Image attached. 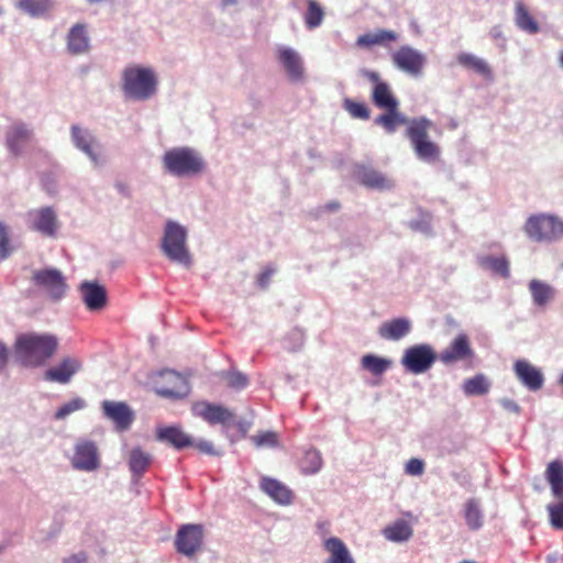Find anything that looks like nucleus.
Segmentation results:
<instances>
[{
	"instance_id": "nucleus-45",
	"label": "nucleus",
	"mask_w": 563,
	"mask_h": 563,
	"mask_svg": "<svg viewBox=\"0 0 563 563\" xmlns=\"http://www.w3.org/2000/svg\"><path fill=\"white\" fill-rule=\"evenodd\" d=\"M221 378L225 382L229 388L236 390H241L249 385L247 376L236 371L222 372Z\"/></svg>"
},
{
	"instance_id": "nucleus-61",
	"label": "nucleus",
	"mask_w": 563,
	"mask_h": 563,
	"mask_svg": "<svg viewBox=\"0 0 563 563\" xmlns=\"http://www.w3.org/2000/svg\"><path fill=\"white\" fill-rule=\"evenodd\" d=\"M173 378H175L176 380L180 382L181 384H185V380L178 376V375H173Z\"/></svg>"
},
{
	"instance_id": "nucleus-54",
	"label": "nucleus",
	"mask_w": 563,
	"mask_h": 563,
	"mask_svg": "<svg viewBox=\"0 0 563 563\" xmlns=\"http://www.w3.org/2000/svg\"><path fill=\"white\" fill-rule=\"evenodd\" d=\"M158 394H161L162 396H166V397H179L183 395V393L180 391H177L175 389H170V388H162Z\"/></svg>"
},
{
	"instance_id": "nucleus-31",
	"label": "nucleus",
	"mask_w": 563,
	"mask_h": 563,
	"mask_svg": "<svg viewBox=\"0 0 563 563\" xmlns=\"http://www.w3.org/2000/svg\"><path fill=\"white\" fill-rule=\"evenodd\" d=\"M464 518L470 530L476 531L484 525V512L477 499H468L464 504Z\"/></svg>"
},
{
	"instance_id": "nucleus-7",
	"label": "nucleus",
	"mask_w": 563,
	"mask_h": 563,
	"mask_svg": "<svg viewBox=\"0 0 563 563\" xmlns=\"http://www.w3.org/2000/svg\"><path fill=\"white\" fill-rule=\"evenodd\" d=\"M438 358L433 346L422 343L408 346L404 351L400 363L406 372L419 375L428 372Z\"/></svg>"
},
{
	"instance_id": "nucleus-18",
	"label": "nucleus",
	"mask_w": 563,
	"mask_h": 563,
	"mask_svg": "<svg viewBox=\"0 0 563 563\" xmlns=\"http://www.w3.org/2000/svg\"><path fill=\"white\" fill-rule=\"evenodd\" d=\"M514 371L520 383L531 391L540 390L544 384L542 372L526 360H519Z\"/></svg>"
},
{
	"instance_id": "nucleus-2",
	"label": "nucleus",
	"mask_w": 563,
	"mask_h": 563,
	"mask_svg": "<svg viewBox=\"0 0 563 563\" xmlns=\"http://www.w3.org/2000/svg\"><path fill=\"white\" fill-rule=\"evenodd\" d=\"M122 81L125 96L134 100H147L157 90V77L152 68L128 67L123 71Z\"/></svg>"
},
{
	"instance_id": "nucleus-32",
	"label": "nucleus",
	"mask_w": 563,
	"mask_h": 563,
	"mask_svg": "<svg viewBox=\"0 0 563 563\" xmlns=\"http://www.w3.org/2000/svg\"><path fill=\"white\" fill-rule=\"evenodd\" d=\"M457 62L461 66L473 70L476 74L482 75L483 77L490 79L493 74L488 64L477 56L470 53H461L457 55Z\"/></svg>"
},
{
	"instance_id": "nucleus-27",
	"label": "nucleus",
	"mask_w": 563,
	"mask_h": 563,
	"mask_svg": "<svg viewBox=\"0 0 563 563\" xmlns=\"http://www.w3.org/2000/svg\"><path fill=\"white\" fill-rule=\"evenodd\" d=\"M324 549L330 554L328 563H354L346 545L336 537L327 539L324 541Z\"/></svg>"
},
{
	"instance_id": "nucleus-13",
	"label": "nucleus",
	"mask_w": 563,
	"mask_h": 563,
	"mask_svg": "<svg viewBox=\"0 0 563 563\" xmlns=\"http://www.w3.org/2000/svg\"><path fill=\"white\" fill-rule=\"evenodd\" d=\"M365 77L374 84L372 90V101L379 109L398 108L399 102L394 96L390 86L380 80V76L376 71L366 70Z\"/></svg>"
},
{
	"instance_id": "nucleus-30",
	"label": "nucleus",
	"mask_w": 563,
	"mask_h": 563,
	"mask_svg": "<svg viewBox=\"0 0 563 563\" xmlns=\"http://www.w3.org/2000/svg\"><path fill=\"white\" fill-rule=\"evenodd\" d=\"M53 0H18L16 8L32 18L47 15L53 9Z\"/></svg>"
},
{
	"instance_id": "nucleus-56",
	"label": "nucleus",
	"mask_w": 563,
	"mask_h": 563,
	"mask_svg": "<svg viewBox=\"0 0 563 563\" xmlns=\"http://www.w3.org/2000/svg\"><path fill=\"white\" fill-rule=\"evenodd\" d=\"M340 208V205L338 202H330L325 206V209L329 211H335Z\"/></svg>"
},
{
	"instance_id": "nucleus-44",
	"label": "nucleus",
	"mask_w": 563,
	"mask_h": 563,
	"mask_svg": "<svg viewBox=\"0 0 563 563\" xmlns=\"http://www.w3.org/2000/svg\"><path fill=\"white\" fill-rule=\"evenodd\" d=\"M343 109L354 119L368 120L369 109L364 102H358L350 98L343 100Z\"/></svg>"
},
{
	"instance_id": "nucleus-24",
	"label": "nucleus",
	"mask_w": 563,
	"mask_h": 563,
	"mask_svg": "<svg viewBox=\"0 0 563 563\" xmlns=\"http://www.w3.org/2000/svg\"><path fill=\"white\" fill-rule=\"evenodd\" d=\"M157 439L165 441L177 450L192 446V439L178 427H165L157 431Z\"/></svg>"
},
{
	"instance_id": "nucleus-57",
	"label": "nucleus",
	"mask_w": 563,
	"mask_h": 563,
	"mask_svg": "<svg viewBox=\"0 0 563 563\" xmlns=\"http://www.w3.org/2000/svg\"><path fill=\"white\" fill-rule=\"evenodd\" d=\"M79 408H81V401L80 400H73V406H71L73 411L76 410V409H79Z\"/></svg>"
},
{
	"instance_id": "nucleus-23",
	"label": "nucleus",
	"mask_w": 563,
	"mask_h": 563,
	"mask_svg": "<svg viewBox=\"0 0 563 563\" xmlns=\"http://www.w3.org/2000/svg\"><path fill=\"white\" fill-rule=\"evenodd\" d=\"M261 488L271 498L282 505H289L292 500L291 490L277 479L263 477L261 481Z\"/></svg>"
},
{
	"instance_id": "nucleus-34",
	"label": "nucleus",
	"mask_w": 563,
	"mask_h": 563,
	"mask_svg": "<svg viewBox=\"0 0 563 563\" xmlns=\"http://www.w3.org/2000/svg\"><path fill=\"white\" fill-rule=\"evenodd\" d=\"M412 528L405 520H397L383 530L384 537L393 542H404L412 537Z\"/></svg>"
},
{
	"instance_id": "nucleus-51",
	"label": "nucleus",
	"mask_w": 563,
	"mask_h": 563,
	"mask_svg": "<svg viewBox=\"0 0 563 563\" xmlns=\"http://www.w3.org/2000/svg\"><path fill=\"white\" fill-rule=\"evenodd\" d=\"M274 274V269L273 268H266L264 269L260 276H258V285L264 288L268 285L269 280H271V277L273 276Z\"/></svg>"
},
{
	"instance_id": "nucleus-16",
	"label": "nucleus",
	"mask_w": 563,
	"mask_h": 563,
	"mask_svg": "<svg viewBox=\"0 0 563 563\" xmlns=\"http://www.w3.org/2000/svg\"><path fill=\"white\" fill-rule=\"evenodd\" d=\"M27 219L30 228L43 235H54L58 227L56 214L49 207L31 210Z\"/></svg>"
},
{
	"instance_id": "nucleus-36",
	"label": "nucleus",
	"mask_w": 563,
	"mask_h": 563,
	"mask_svg": "<svg viewBox=\"0 0 563 563\" xmlns=\"http://www.w3.org/2000/svg\"><path fill=\"white\" fill-rule=\"evenodd\" d=\"M478 263L483 268L490 269L504 278L510 276L509 261L506 256H483L478 260Z\"/></svg>"
},
{
	"instance_id": "nucleus-58",
	"label": "nucleus",
	"mask_w": 563,
	"mask_h": 563,
	"mask_svg": "<svg viewBox=\"0 0 563 563\" xmlns=\"http://www.w3.org/2000/svg\"><path fill=\"white\" fill-rule=\"evenodd\" d=\"M504 406L505 407H514L515 409H518V406L510 400H505Z\"/></svg>"
},
{
	"instance_id": "nucleus-47",
	"label": "nucleus",
	"mask_w": 563,
	"mask_h": 563,
	"mask_svg": "<svg viewBox=\"0 0 563 563\" xmlns=\"http://www.w3.org/2000/svg\"><path fill=\"white\" fill-rule=\"evenodd\" d=\"M12 250L8 229L0 222V262L8 258L12 253Z\"/></svg>"
},
{
	"instance_id": "nucleus-39",
	"label": "nucleus",
	"mask_w": 563,
	"mask_h": 563,
	"mask_svg": "<svg viewBox=\"0 0 563 563\" xmlns=\"http://www.w3.org/2000/svg\"><path fill=\"white\" fill-rule=\"evenodd\" d=\"M30 137L31 132L24 125H14L8 134L7 143L11 152L18 155L21 144L27 142Z\"/></svg>"
},
{
	"instance_id": "nucleus-53",
	"label": "nucleus",
	"mask_w": 563,
	"mask_h": 563,
	"mask_svg": "<svg viewBox=\"0 0 563 563\" xmlns=\"http://www.w3.org/2000/svg\"><path fill=\"white\" fill-rule=\"evenodd\" d=\"M70 413V404H65L56 413V419H63Z\"/></svg>"
},
{
	"instance_id": "nucleus-42",
	"label": "nucleus",
	"mask_w": 563,
	"mask_h": 563,
	"mask_svg": "<svg viewBox=\"0 0 563 563\" xmlns=\"http://www.w3.org/2000/svg\"><path fill=\"white\" fill-rule=\"evenodd\" d=\"M300 465L302 472L306 474H314L319 472L322 466V457L320 452L316 449L307 450Z\"/></svg>"
},
{
	"instance_id": "nucleus-48",
	"label": "nucleus",
	"mask_w": 563,
	"mask_h": 563,
	"mask_svg": "<svg viewBox=\"0 0 563 563\" xmlns=\"http://www.w3.org/2000/svg\"><path fill=\"white\" fill-rule=\"evenodd\" d=\"M252 440L257 446H276L278 443L277 434L272 431L258 433Z\"/></svg>"
},
{
	"instance_id": "nucleus-10",
	"label": "nucleus",
	"mask_w": 563,
	"mask_h": 563,
	"mask_svg": "<svg viewBox=\"0 0 563 563\" xmlns=\"http://www.w3.org/2000/svg\"><path fill=\"white\" fill-rule=\"evenodd\" d=\"M192 413L196 417L201 418L209 424H222L228 426L234 422L235 415L230 409L208 402V401H197L192 405Z\"/></svg>"
},
{
	"instance_id": "nucleus-59",
	"label": "nucleus",
	"mask_w": 563,
	"mask_h": 563,
	"mask_svg": "<svg viewBox=\"0 0 563 563\" xmlns=\"http://www.w3.org/2000/svg\"><path fill=\"white\" fill-rule=\"evenodd\" d=\"M236 2H238V0H222V4L224 7L235 4Z\"/></svg>"
},
{
	"instance_id": "nucleus-14",
	"label": "nucleus",
	"mask_w": 563,
	"mask_h": 563,
	"mask_svg": "<svg viewBox=\"0 0 563 563\" xmlns=\"http://www.w3.org/2000/svg\"><path fill=\"white\" fill-rule=\"evenodd\" d=\"M33 280L36 286L55 299L60 298L65 294V278L57 269L36 271L33 274Z\"/></svg>"
},
{
	"instance_id": "nucleus-49",
	"label": "nucleus",
	"mask_w": 563,
	"mask_h": 563,
	"mask_svg": "<svg viewBox=\"0 0 563 563\" xmlns=\"http://www.w3.org/2000/svg\"><path fill=\"white\" fill-rule=\"evenodd\" d=\"M405 471L409 475H421L424 471V463L420 459L412 457L407 462Z\"/></svg>"
},
{
	"instance_id": "nucleus-17",
	"label": "nucleus",
	"mask_w": 563,
	"mask_h": 563,
	"mask_svg": "<svg viewBox=\"0 0 563 563\" xmlns=\"http://www.w3.org/2000/svg\"><path fill=\"white\" fill-rule=\"evenodd\" d=\"M84 303L89 311H99L107 306V290L97 282H84L78 287Z\"/></svg>"
},
{
	"instance_id": "nucleus-29",
	"label": "nucleus",
	"mask_w": 563,
	"mask_h": 563,
	"mask_svg": "<svg viewBox=\"0 0 563 563\" xmlns=\"http://www.w3.org/2000/svg\"><path fill=\"white\" fill-rule=\"evenodd\" d=\"M544 475L553 496L555 498H563V462L559 460L550 462Z\"/></svg>"
},
{
	"instance_id": "nucleus-11",
	"label": "nucleus",
	"mask_w": 563,
	"mask_h": 563,
	"mask_svg": "<svg viewBox=\"0 0 563 563\" xmlns=\"http://www.w3.org/2000/svg\"><path fill=\"white\" fill-rule=\"evenodd\" d=\"M438 357L444 365H452L461 361H472L474 351L468 336L465 333L456 335Z\"/></svg>"
},
{
	"instance_id": "nucleus-55",
	"label": "nucleus",
	"mask_w": 563,
	"mask_h": 563,
	"mask_svg": "<svg viewBox=\"0 0 563 563\" xmlns=\"http://www.w3.org/2000/svg\"><path fill=\"white\" fill-rule=\"evenodd\" d=\"M73 563H88L86 554L78 553V554L74 555Z\"/></svg>"
},
{
	"instance_id": "nucleus-8",
	"label": "nucleus",
	"mask_w": 563,
	"mask_h": 563,
	"mask_svg": "<svg viewBox=\"0 0 563 563\" xmlns=\"http://www.w3.org/2000/svg\"><path fill=\"white\" fill-rule=\"evenodd\" d=\"M203 537L205 529L202 525H183L176 533L174 544L178 553L191 558L201 550Z\"/></svg>"
},
{
	"instance_id": "nucleus-62",
	"label": "nucleus",
	"mask_w": 563,
	"mask_h": 563,
	"mask_svg": "<svg viewBox=\"0 0 563 563\" xmlns=\"http://www.w3.org/2000/svg\"><path fill=\"white\" fill-rule=\"evenodd\" d=\"M118 188L122 192H124V190H125V186L124 185H118Z\"/></svg>"
},
{
	"instance_id": "nucleus-43",
	"label": "nucleus",
	"mask_w": 563,
	"mask_h": 563,
	"mask_svg": "<svg viewBox=\"0 0 563 563\" xmlns=\"http://www.w3.org/2000/svg\"><path fill=\"white\" fill-rule=\"evenodd\" d=\"M89 49V37L85 25L73 26V54L85 53Z\"/></svg>"
},
{
	"instance_id": "nucleus-3",
	"label": "nucleus",
	"mask_w": 563,
	"mask_h": 563,
	"mask_svg": "<svg viewBox=\"0 0 563 563\" xmlns=\"http://www.w3.org/2000/svg\"><path fill=\"white\" fill-rule=\"evenodd\" d=\"M432 125V121L424 117L415 118L410 120L406 131L417 156L429 163L438 161L441 153L439 145L429 137Z\"/></svg>"
},
{
	"instance_id": "nucleus-1",
	"label": "nucleus",
	"mask_w": 563,
	"mask_h": 563,
	"mask_svg": "<svg viewBox=\"0 0 563 563\" xmlns=\"http://www.w3.org/2000/svg\"><path fill=\"white\" fill-rule=\"evenodd\" d=\"M57 346V339L52 334L22 333L16 336L14 354L22 365L37 367L55 354Z\"/></svg>"
},
{
	"instance_id": "nucleus-9",
	"label": "nucleus",
	"mask_w": 563,
	"mask_h": 563,
	"mask_svg": "<svg viewBox=\"0 0 563 563\" xmlns=\"http://www.w3.org/2000/svg\"><path fill=\"white\" fill-rule=\"evenodd\" d=\"M391 60L398 69L413 77L420 76L426 65V56L408 45L393 52Z\"/></svg>"
},
{
	"instance_id": "nucleus-35",
	"label": "nucleus",
	"mask_w": 563,
	"mask_h": 563,
	"mask_svg": "<svg viewBox=\"0 0 563 563\" xmlns=\"http://www.w3.org/2000/svg\"><path fill=\"white\" fill-rule=\"evenodd\" d=\"M361 184L368 188L385 189L391 187V183L380 173L372 168H362L358 172Z\"/></svg>"
},
{
	"instance_id": "nucleus-38",
	"label": "nucleus",
	"mask_w": 563,
	"mask_h": 563,
	"mask_svg": "<svg viewBox=\"0 0 563 563\" xmlns=\"http://www.w3.org/2000/svg\"><path fill=\"white\" fill-rule=\"evenodd\" d=\"M489 390V384L483 374L468 378L463 384V391L467 396H482Z\"/></svg>"
},
{
	"instance_id": "nucleus-21",
	"label": "nucleus",
	"mask_w": 563,
	"mask_h": 563,
	"mask_svg": "<svg viewBox=\"0 0 563 563\" xmlns=\"http://www.w3.org/2000/svg\"><path fill=\"white\" fill-rule=\"evenodd\" d=\"M411 331V322L407 318H396L383 322L378 328V334L385 340L398 341Z\"/></svg>"
},
{
	"instance_id": "nucleus-33",
	"label": "nucleus",
	"mask_w": 563,
	"mask_h": 563,
	"mask_svg": "<svg viewBox=\"0 0 563 563\" xmlns=\"http://www.w3.org/2000/svg\"><path fill=\"white\" fill-rule=\"evenodd\" d=\"M152 463V457L148 453L140 448H134L129 453V467L132 474L141 477Z\"/></svg>"
},
{
	"instance_id": "nucleus-25",
	"label": "nucleus",
	"mask_w": 563,
	"mask_h": 563,
	"mask_svg": "<svg viewBox=\"0 0 563 563\" xmlns=\"http://www.w3.org/2000/svg\"><path fill=\"white\" fill-rule=\"evenodd\" d=\"M533 303L538 307L548 306L555 297V289L548 283L531 279L528 285Z\"/></svg>"
},
{
	"instance_id": "nucleus-63",
	"label": "nucleus",
	"mask_w": 563,
	"mask_h": 563,
	"mask_svg": "<svg viewBox=\"0 0 563 563\" xmlns=\"http://www.w3.org/2000/svg\"><path fill=\"white\" fill-rule=\"evenodd\" d=\"M559 383H560V385L563 387V373H562V374H561V376H560Z\"/></svg>"
},
{
	"instance_id": "nucleus-28",
	"label": "nucleus",
	"mask_w": 563,
	"mask_h": 563,
	"mask_svg": "<svg viewBox=\"0 0 563 563\" xmlns=\"http://www.w3.org/2000/svg\"><path fill=\"white\" fill-rule=\"evenodd\" d=\"M515 22L521 31L528 34H537L540 31L539 23L521 1H517L515 5Z\"/></svg>"
},
{
	"instance_id": "nucleus-64",
	"label": "nucleus",
	"mask_w": 563,
	"mask_h": 563,
	"mask_svg": "<svg viewBox=\"0 0 563 563\" xmlns=\"http://www.w3.org/2000/svg\"><path fill=\"white\" fill-rule=\"evenodd\" d=\"M71 371H73V374H74V373H75V371H76V366H75V363H74V362H73Z\"/></svg>"
},
{
	"instance_id": "nucleus-50",
	"label": "nucleus",
	"mask_w": 563,
	"mask_h": 563,
	"mask_svg": "<svg viewBox=\"0 0 563 563\" xmlns=\"http://www.w3.org/2000/svg\"><path fill=\"white\" fill-rule=\"evenodd\" d=\"M200 452L206 453L208 455H219L220 452H218L213 444L209 441H200L196 444H194Z\"/></svg>"
},
{
	"instance_id": "nucleus-52",
	"label": "nucleus",
	"mask_w": 563,
	"mask_h": 563,
	"mask_svg": "<svg viewBox=\"0 0 563 563\" xmlns=\"http://www.w3.org/2000/svg\"><path fill=\"white\" fill-rule=\"evenodd\" d=\"M9 358V350L8 347L0 342V369L3 368Z\"/></svg>"
},
{
	"instance_id": "nucleus-5",
	"label": "nucleus",
	"mask_w": 563,
	"mask_h": 563,
	"mask_svg": "<svg viewBox=\"0 0 563 563\" xmlns=\"http://www.w3.org/2000/svg\"><path fill=\"white\" fill-rule=\"evenodd\" d=\"M165 169L175 176H194L203 172L205 162L201 156L190 147H175L163 156Z\"/></svg>"
},
{
	"instance_id": "nucleus-6",
	"label": "nucleus",
	"mask_w": 563,
	"mask_h": 563,
	"mask_svg": "<svg viewBox=\"0 0 563 563\" xmlns=\"http://www.w3.org/2000/svg\"><path fill=\"white\" fill-rule=\"evenodd\" d=\"M523 231L532 241L551 243L563 236V222L554 216L533 214L526 221Z\"/></svg>"
},
{
	"instance_id": "nucleus-40",
	"label": "nucleus",
	"mask_w": 563,
	"mask_h": 563,
	"mask_svg": "<svg viewBox=\"0 0 563 563\" xmlns=\"http://www.w3.org/2000/svg\"><path fill=\"white\" fill-rule=\"evenodd\" d=\"M70 378V361L64 360L58 366L51 367L44 373V379L47 382L66 384Z\"/></svg>"
},
{
	"instance_id": "nucleus-41",
	"label": "nucleus",
	"mask_w": 563,
	"mask_h": 563,
	"mask_svg": "<svg viewBox=\"0 0 563 563\" xmlns=\"http://www.w3.org/2000/svg\"><path fill=\"white\" fill-rule=\"evenodd\" d=\"M324 18L322 7L316 0H308L307 11L305 13V23L308 29L312 30L318 27Z\"/></svg>"
},
{
	"instance_id": "nucleus-60",
	"label": "nucleus",
	"mask_w": 563,
	"mask_h": 563,
	"mask_svg": "<svg viewBox=\"0 0 563 563\" xmlns=\"http://www.w3.org/2000/svg\"><path fill=\"white\" fill-rule=\"evenodd\" d=\"M559 63H560V66L563 67V51L560 52Z\"/></svg>"
},
{
	"instance_id": "nucleus-12",
	"label": "nucleus",
	"mask_w": 563,
	"mask_h": 563,
	"mask_svg": "<svg viewBox=\"0 0 563 563\" xmlns=\"http://www.w3.org/2000/svg\"><path fill=\"white\" fill-rule=\"evenodd\" d=\"M73 466L85 472H93L100 467V454L95 442L81 441L77 443Z\"/></svg>"
},
{
	"instance_id": "nucleus-4",
	"label": "nucleus",
	"mask_w": 563,
	"mask_h": 563,
	"mask_svg": "<svg viewBox=\"0 0 563 563\" xmlns=\"http://www.w3.org/2000/svg\"><path fill=\"white\" fill-rule=\"evenodd\" d=\"M164 255L172 262L190 266L191 256L187 246V230L179 223L168 220L161 243Z\"/></svg>"
},
{
	"instance_id": "nucleus-26",
	"label": "nucleus",
	"mask_w": 563,
	"mask_h": 563,
	"mask_svg": "<svg viewBox=\"0 0 563 563\" xmlns=\"http://www.w3.org/2000/svg\"><path fill=\"white\" fill-rule=\"evenodd\" d=\"M384 110L385 112L377 115L374 122L382 126L387 133H394L399 125H409L410 121L398 111V108H387Z\"/></svg>"
},
{
	"instance_id": "nucleus-19",
	"label": "nucleus",
	"mask_w": 563,
	"mask_h": 563,
	"mask_svg": "<svg viewBox=\"0 0 563 563\" xmlns=\"http://www.w3.org/2000/svg\"><path fill=\"white\" fill-rule=\"evenodd\" d=\"M73 140L75 145L84 152L93 164H99L102 156V148L89 132L73 126Z\"/></svg>"
},
{
	"instance_id": "nucleus-15",
	"label": "nucleus",
	"mask_w": 563,
	"mask_h": 563,
	"mask_svg": "<svg viewBox=\"0 0 563 563\" xmlns=\"http://www.w3.org/2000/svg\"><path fill=\"white\" fill-rule=\"evenodd\" d=\"M101 409L104 417L111 420L120 431L128 430L134 420V413L125 402L104 400Z\"/></svg>"
},
{
	"instance_id": "nucleus-37",
	"label": "nucleus",
	"mask_w": 563,
	"mask_h": 563,
	"mask_svg": "<svg viewBox=\"0 0 563 563\" xmlns=\"http://www.w3.org/2000/svg\"><path fill=\"white\" fill-rule=\"evenodd\" d=\"M361 364L364 369L377 376L385 373L391 366V361L374 354H366L362 357Z\"/></svg>"
},
{
	"instance_id": "nucleus-22",
	"label": "nucleus",
	"mask_w": 563,
	"mask_h": 563,
	"mask_svg": "<svg viewBox=\"0 0 563 563\" xmlns=\"http://www.w3.org/2000/svg\"><path fill=\"white\" fill-rule=\"evenodd\" d=\"M398 33L391 30H377L373 33H365L357 37L356 45L361 48H372L375 45L386 46L398 40Z\"/></svg>"
},
{
	"instance_id": "nucleus-20",
	"label": "nucleus",
	"mask_w": 563,
	"mask_h": 563,
	"mask_svg": "<svg viewBox=\"0 0 563 563\" xmlns=\"http://www.w3.org/2000/svg\"><path fill=\"white\" fill-rule=\"evenodd\" d=\"M277 58L291 80L302 79V62L296 51L289 47H279L277 51Z\"/></svg>"
},
{
	"instance_id": "nucleus-46",
	"label": "nucleus",
	"mask_w": 563,
	"mask_h": 563,
	"mask_svg": "<svg viewBox=\"0 0 563 563\" xmlns=\"http://www.w3.org/2000/svg\"><path fill=\"white\" fill-rule=\"evenodd\" d=\"M556 504L548 505L547 509L550 517L551 526L556 530L563 529V497L558 498Z\"/></svg>"
}]
</instances>
